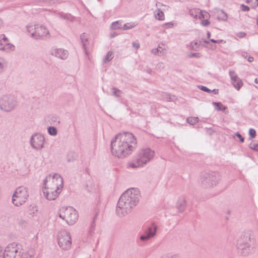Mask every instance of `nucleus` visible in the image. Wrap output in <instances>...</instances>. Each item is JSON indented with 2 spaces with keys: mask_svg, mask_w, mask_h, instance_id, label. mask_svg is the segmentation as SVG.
I'll list each match as a JSON object with an SVG mask.
<instances>
[{
  "mask_svg": "<svg viewBox=\"0 0 258 258\" xmlns=\"http://www.w3.org/2000/svg\"><path fill=\"white\" fill-rule=\"evenodd\" d=\"M240 35H238V36L239 37H243L244 36H245V33H240Z\"/></svg>",
  "mask_w": 258,
  "mask_h": 258,
  "instance_id": "obj_51",
  "label": "nucleus"
},
{
  "mask_svg": "<svg viewBox=\"0 0 258 258\" xmlns=\"http://www.w3.org/2000/svg\"><path fill=\"white\" fill-rule=\"evenodd\" d=\"M43 192L44 196L48 200H55L61 192L60 191L57 189H53L51 188L43 187Z\"/></svg>",
  "mask_w": 258,
  "mask_h": 258,
  "instance_id": "obj_16",
  "label": "nucleus"
},
{
  "mask_svg": "<svg viewBox=\"0 0 258 258\" xmlns=\"http://www.w3.org/2000/svg\"><path fill=\"white\" fill-rule=\"evenodd\" d=\"M242 56H243V57L246 58V56L245 55H243Z\"/></svg>",
  "mask_w": 258,
  "mask_h": 258,
  "instance_id": "obj_60",
  "label": "nucleus"
},
{
  "mask_svg": "<svg viewBox=\"0 0 258 258\" xmlns=\"http://www.w3.org/2000/svg\"><path fill=\"white\" fill-rule=\"evenodd\" d=\"M241 10L243 12L248 11L249 10V8L248 6H245L243 4L241 5Z\"/></svg>",
  "mask_w": 258,
  "mask_h": 258,
  "instance_id": "obj_41",
  "label": "nucleus"
},
{
  "mask_svg": "<svg viewBox=\"0 0 258 258\" xmlns=\"http://www.w3.org/2000/svg\"><path fill=\"white\" fill-rule=\"evenodd\" d=\"M80 39L81 40L82 43L83 44L84 49L86 52V53L87 54V41L88 39V36L87 34L85 33L82 34L80 36Z\"/></svg>",
  "mask_w": 258,
  "mask_h": 258,
  "instance_id": "obj_23",
  "label": "nucleus"
},
{
  "mask_svg": "<svg viewBox=\"0 0 258 258\" xmlns=\"http://www.w3.org/2000/svg\"><path fill=\"white\" fill-rule=\"evenodd\" d=\"M30 208H31L32 209V213H30V214L32 215V216H33L34 214H35V212L37 211V208L35 206L30 207Z\"/></svg>",
  "mask_w": 258,
  "mask_h": 258,
  "instance_id": "obj_44",
  "label": "nucleus"
},
{
  "mask_svg": "<svg viewBox=\"0 0 258 258\" xmlns=\"http://www.w3.org/2000/svg\"><path fill=\"white\" fill-rule=\"evenodd\" d=\"M155 156V152L150 148L142 149L137 154L133 162L128 164L133 168L144 167L151 162Z\"/></svg>",
  "mask_w": 258,
  "mask_h": 258,
  "instance_id": "obj_3",
  "label": "nucleus"
},
{
  "mask_svg": "<svg viewBox=\"0 0 258 258\" xmlns=\"http://www.w3.org/2000/svg\"><path fill=\"white\" fill-rule=\"evenodd\" d=\"M29 197L28 189L24 186L17 187L12 196V202L15 206L23 205Z\"/></svg>",
  "mask_w": 258,
  "mask_h": 258,
  "instance_id": "obj_8",
  "label": "nucleus"
},
{
  "mask_svg": "<svg viewBox=\"0 0 258 258\" xmlns=\"http://www.w3.org/2000/svg\"><path fill=\"white\" fill-rule=\"evenodd\" d=\"M22 258H34L35 252L33 249H30L24 251L23 249L21 253Z\"/></svg>",
  "mask_w": 258,
  "mask_h": 258,
  "instance_id": "obj_21",
  "label": "nucleus"
},
{
  "mask_svg": "<svg viewBox=\"0 0 258 258\" xmlns=\"http://www.w3.org/2000/svg\"><path fill=\"white\" fill-rule=\"evenodd\" d=\"M170 258H175V257H173V256H171L170 257Z\"/></svg>",
  "mask_w": 258,
  "mask_h": 258,
  "instance_id": "obj_61",
  "label": "nucleus"
},
{
  "mask_svg": "<svg viewBox=\"0 0 258 258\" xmlns=\"http://www.w3.org/2000/svg\"><path fill=\"white\" fill-rule=\"evenodd\" d=\"M137 144V139L131 133L118 134L111 142L112 154L118 158L125 157L135 150Z\"/></svg>",
  "mask_w": 258,
  "mask_h": 258,
  "instance_id": "obj_1",
  "label": "nucleus"
},
{
  "mask_svg": "<svg viewBox=\"0 0 258 258\" xmlns=\"http://www.w3.org/2000/svg\"><path fill=\"white\" fill-rule=\"evenodd\" d=\"M50 54L61 59H66L68 56V51L61 48H52Z\"/></svg>",
  "mask_w": 258,
  "mask_h": 258,
  "instance_id": "obj_18",
  "label": "nucleus"
},
{
  "mask_svg": "<svg viewBox=\"0 0 258 258\" xmlns=\"http://www.w3.org/2000/svg\"><path fill=\"white\" fill-rule=\"evenodd\" d=\"M222 13L223 15H224V17L222 18L223 20H224V21L226 20L227 19V17H228L227 14L225 13H224L223 11H222Z\"/></svg>",
  "mask_w": 258,
  "mask_h": 258,
  "instance_id": "obj_49",
  "label": "nucleus"
},
{
  "mask_svg": "<svg viewBox=\"0 0 258 258\" xmlns=\"http://www.w3.org/2000/svg\"><path fill=\"white\" fill-rule=\"evenodd\" d=\"M246 3H250L253 8H255L258 6V0H247Z\"/></svg>",
  "mask_w": 258,
  "mask_h": 258,
  "instance_id": "obj_35",
  "label": "nucleus"
},
{
  "mask_svg": "<svg viewBox=\"0 0 258 258\" xmlns=\"http://www.w3.org/2000/svg\"><path fill=\"white\" fill-rule=\"evenodd\" d=\"M204 42L206 43H209L208 41H204Z\"/></svg>",
  "mask_w": 258,
  "mask_h": 258,
  "instance_id": "obj_58",
  "label": "nucleus"
},
{
  "mask_svg": "<svg viewBox=\"0 0 258 258\" xmlns=\"http://www.w3.org/2000/svg\"><path fill=\"white\" fill-rule=\"evenodd\" d=\"M235 136L237 137L239 139V141L241 143H243L244 142V138H243L242 137V136L238 132H237L235 134Z\"/></svg>",
  "mask_w": 258,
  "mask_h": 258,
  "instance_id": "obj_39",
  "label": "nucleus"
},
{
  "mask_svg": "<svg viewBox=\"0 0 258 258\" xmlns=\"http://www.w3.org/2000/svg\"><path fill=\"white\" fill-rule=\"evenodd\" d=\"M137 25V24L135 22L127 23L123 25L122 29L123 30H126L134 28Z\"/></svg>",
  "mask_w": 258,
  "mask_h": 258,
  "instance_id": "obj_27",
  "label": "nucleus"
},
{
  "mask_svg": "<svg viewBox=\"0 0 258 258\" xmlns=\"http://www.w3.org/2000/svg\"><path fill=\"white\" fill-rule=\"evenodd\" d=\"M139 191L135 188L127 189L120 196L115 210V212L119 217L126 216L137 205L139 201Z\"/></svg>",
  "mask_w": 258,
  "mask_h": 258,
  "instance_id": "obj_2",
  "label": "nucleus"
},
{
  "mask_svg": "<svg viewBox=\"0 0 258 258\" xmlns=\"http://www.w3.org/2000/svg\"><path fill=\"white\" fill-rule=\"evenodd\" d=\"M186 202L184 199H180L176 204L177 208L180 211H182L186 207Z\"/></svg>",
  "mask_w": 258,
  "mask_h": 258,
  "instance_id": "obj_24",
  "label": "nucleus"
},
{
  "mask_svg": "<svg viewBox=\"0 0 258 258\" xmlns=\"http://www.w3.org/2000/svg\"><path fill=\"white\" fill-rule=\"evenodd\" d=\"M113 58V52L112 51H109L108 52L106 56L103 59V62L106 63L110 61Z\"/></svg>",
  "mask_w": 258,
  "mask_h": 258,
  "instance_id": "obj_26",
  "label": "nucleus"
},
{
  "mask_svg": "<svg viewBox=\"0 0 258 258\" xmlns=\"http://www.w3.org/2000/svg\"><path fill=\"white\" fill-rule=\"evenodd\" d=\"M59 246L63 250H68L71 247L72 239L70 233L66 230L59 232L57 235Z\"/></svg>",
  "mask_w": 258,
  "mask_h": 258,
  "instance_id": "obj_11",
  "label": "nucleus"
},
{
  "mask_svg": "<svg viewBox=\"0 0 258 258\" xmlns=\"http://www.w3.org/2000/svg\"><path fill=\"white\" fill-rule=\"evenodd\" d=\"M229 75L231 82L234 87L237 90L242 86L243 83L241 80L237 76L236 73L233 71H229Z\"/></svg>",
  "mask_w": 258,
  "mask_h": 258,
  "instance_id": "obj_17",
  "label": "nucleus"
},
{
  "mask_svg": "<svg viewBox=\"0 0 258 258\" xmlns=\"http://www.w3.org/2000/svg\"><path fill=\"white\" fill-rule=\"evenodd\" d=\"M201 55L199 53H193L190 55V57H200Z\"/></svg>",
  "mask_w": 258,
  "mask_h": 258,
  "instance_id": "obj_47",
  "label": "nucleus"
},
{
  "mask_svg": "<svg viewBox=\"0 0 258 258\" xmlns=\"http://www.w3.org/2000/svg\"><path fill=\"white\" fill-rule=\"evenodd\" d=\"M189 15L194 18H198L200 20H202V18H208L209 17L208 12L196 8L190 10Z\"/></svg>",
  "mask_w": 258,
  "mask_h": 258,
  "instance_id": "obj_19",
  "label": "nucleus"
},
{
  "mask_svg": "<svg viewBox=\"0 0 258 258\" xmlns=\"http://www.w3.org/2000/svg\"><path fill=\"white\" fill-rule=\"evenodd\" d=\"M167 51V48L165 47L164 44L161 43L158 45L157 48L152 49L151 52L154 55L162 56L166 54Z\"/></svg>",
  "mask_w": 258,
  "mask_h": 258,
  "instance_id": "obj_20",
  "label": "nucleus"
},
{
  "mask_svg": "<svg viewBox=\"0 0 258 258\" xmlns=\"http://www.w3.org/2000/svg\"><path fill=\"white\" fill-rule=\"evenodd\" d=\"M190 46L192 49L197 50L199 48L200 44L198 42H191L190 44Z\"/></svg>",
  "mask_w": 258,
  "mask_h": 258,
  "instance_id": "obj_33",
  "label": "nucleus"
},
{
  "mask_svg": "<svg viewBox=\"0 0 258 258\" xmlns=\"http://www.w3.org/2000/svg\"><path fill=\"white\" fill-rule=\"evenodd\" d=\"M44 187L51 188L61 191L63 186L62 177L58 174L49 175L44 180Z\"/></svg>",
  "mask_w": 258,
  "mask_h": 258,
  "instance_id": "obj_7",
  "label": "nucleus"
},
{
  "mask_svg": "<svg viewBox=\"0 0 258 258\" xmlns=\"http://www.w3.org/2000/svg\"><path fill=\"white\" fill-rule=\"evenodd\" d=\"M164 25L166 26L167 28H171L174 26V24L171 22L164 24Z\"/></svg>",
  "mask_w": 258,
  "mask_h": 258,
  "instance_id": "obj_43",
  "label": "nucleus"
},
{
  "mask_svg": "<svg viewBox=\"0 0 258 258\" xmlns=\"http://www.w3.org/2000/svg\"><path fill=\"white\" fill-rule=\"evenodd\" d=\"M59 216L69 225H73L78 219L77 211L72 207L62 208L60 210Z\"/></svg>",
  "mask_w": 258,
  "mask_h": 258,
  "instance_id": "obj_9",
  "label": "nucleus"
},
{
  "mask_svg": "<svg viewBox=\"0 0 258 258\" xmlns=\"http://www.w3.org/2000/svg\"><path fill=\"white\" fill-rule=\"evenodd\" d=\"M116 35H117V34L116 33H114L110 35V37L113 38V37H115Z\"/></svg>",
  "mask_w": 258,
  "mask_h": 258,
  "instance_id": "obj_52",
  "label": "nucleus"
},
{
  "mask_svg": "<svg viewBox=\"0 0 258 258\" xmlns=\"http://www.w3.org/2000/svg\"><path fill=\"white\" fill-rule=\"evenodd\" d=\"M15 46L10 43L8 39L4 34L0 35V50L6 52H10L15 50Z\"/></svg>",
  "mask_w": 258,
  "mask_h": 258,
  "instance_id": "obj_15",
  "label": "nucleus"
},
{
  "mask_svg": "<svg viewBox=\"0 0 258 258\" xmlns=\"http://www.w3.org/2000/svg\"><path fill=\"white\" fill-rule=\"evenodd\" d=\"M7 67V61L4 58L0 57V73L3 72Z\"/></svg>",
  "mask_w": 258,
  "mask_h": 258,
  "instance_id": "obj_25",
  "label": "nucleus"
},
{
  "mask_svg": "<svg viewBox=\"0 0 258 258\" xmlns=\"http://www.w3.org/2000/svg\"><path fill=\"white\" fill-rule=\"evenodd\" d=\"M250 241L251 238L249 234L246 233L242 235L237 241V248L241 250V253L243 254L247 253L250 251Z\"/></svg>",
  "mask_w": 258,
  "mask_h": 258,
  "instance_id": "obj_12",
  "label": "nucleus"
},
{
  "mask_svg": "<svg viewBox=\"0 0 258 258\" xmlns=\"http://www.w3.org/2000/svg\"><path fill=\"white\" fill-rule=\"evenodd\" d=\"M158 229V226L155 224H152L145 230L144 233L140 237L142 241H147L155 236Z\"/></svg>",
  "mask_w": 258,
  "mask_h": 258,
  "instance_id": "obj_14",
  "label": "nucleus"
},
{
  "mask_svg": "<svg viewBox=\"0 0 258 258\" xmlns=\"http://www.w3.org/2000/svg\"><path fill=\"white\" fill-rule=\"evenodd\" d=\"M254 82H255V83H256V84H258V79H257V78H255V79H254Z\"/></svg>",
  "mask_w": 258,
  "mask_h": 258,
  "instance_id": "obj_55",
  "label": "nucleus"
},
{
  "mask_svg": "<svg viewBox=\"0 0 258 258\" xmlns=\"http://www.w3.org/2000/svg\"><path fill=\"white\" fill-rule=\"evenodd\" d=\"M112 28L114 29H121V28L119 26L118 22L116 21L112 23Z\"/></svg>",
  "mask_w": 258,
  "mask_h": 258,
  "instance_id": "obj_38",
  "label": "nucleus"
},
{
  "mask_svg": "<svg viewBox=\"0 0 258 258\" xmlns=\"http://www.w3.org/2000/svg\"><path fill=\"white\" fill-rule=\"evenodd\" d=\"M208 18H202L201 25L203 26H207L210 24V21H209V19L210 17V14L208 13Z\"/></svg>",
  "mask_w": 258,
  "mask_h": 258,
  "instance_id": "obj_31",
  "label": "nucleus"
},
{
  "mask_svg": "<svg viewBox=\"0 0 258 258\" xmlns=\"http://www.w3.org/2000/svg\"><path fill=\"white\" fill-rule=\"evenodd\" d=\"M256 25H257V26L258 27V18L256 19Z\"/></svg>",
  "mask_w": 258,
  "mask_h": 258,
  "instance_id": "obj_57",
  "label": "nucleus"
},
{
  "mask_svg": "<svg viewBox=\"0 0 258 258\" xmlns=\"http://www.w3.org/2000/svg\"><path fill=\"white\" fill-rule=\"evenodd\" d=\"M213 104L217 110H224L226 109V107L220 102H213Z\"/></svg>",
  "mask_w": 258,
  "mask_h": 258,
  "instance_id": "obj_30",
  "label": "nucleus"
},
{
  "mask_svg": "<svg viewBox=\"0 0 258 258\" xmlns=\"http://www.w3.org/2000/svg\"><path fill=\"white\" fill-rule=\"evenodd\" d=\"M95 223H94V222H92V224H91V227H90V229L89 230V233L90 234H92V233H94V228H95Z\"/></svg>",
  "mask_w": 258,
  "mask_h": 258,
  "instance_id": "obj_40",
  "label": "nucleus"
},
{
  "mask_svg": "<svg viewBox=\"0 0 258 258\" xmlns=\"http://www.w3.org/2000/svg\"><path fill=\"white\" fill-rule=\"evenodd\" d=\"M210 41L211 42H212L213 43H220L221 42H222L223 41V40H215L214 39H210Z\"/></svg>",
  "mask_w": 258,
  "mask_h": 258,
  "instance_id": "obj_46",
  "label": "nucleus"
},
{
  "mask_svg": "<svg viewBox=\"0 0 258 258\" xmlns=\"http://www.w3.org/2000/svg\"><path fill=\"white\" fill-rule=\"evenodd\" d=\"M187 122L191 125L195 124L199 121V118L197 117H189L186 119Z\"/></svg>",
  "mask_w": 258,
  "mask_h": 258,
  "instance_id": "obj_29",
  "label": "nucleus"
},
{
  "mask_svg": "<svg viewBox=\"0 0 258 258\" xmlns=\"http://www.w3.org/2000/svg\"><path fill=\"white\" fill-rule=\"evenodd\" d=\"M26 27L27 32L35 39H43L50 36L49 30L43 25L29 24Z\"/></svg>",
  "mask_w": 258,
  "mask_h": 258,
  "instance_id": "obj_4",
  "label": "nucleus"
},
{
  "mask_svg": "<svg viewBox=\"0 0 258 258\" xmlns=\"http://www.w3.org/2000/svg\"><path fill=\"white\" fill-rule=\"evenodd\" d=\"M210 36H211L210 32H207V37H208V38H210Z\"/></svg>",
  "mask_w": 258,
  "mask_h": 258,
  "instance_id": "obj_54",
  "label": "nucleus"
},
{
  "mask_svg": "<svg viewBox=\"0 0 258 258\" xmlns=\"http://www.w3.org/2000/svg\"><path fill=\"white\" fill-rule=\"evenodd\" d=\"M60 17L64 19H66V20H69L70 21H73V18H71V19H70L69 17L67 16V15H60Z\"/></svg>",
  "mask_w": 258,
  "mask_h": 258,
  "instance_id": "obj_48",
  "label": "nucleus"
},
{
  "mask_svg": "<svg viewBox=\"0 0 258 258\" xmlns=\"http://www.w3.org/2000/svg\"><path fill=\"white\" fill-rule=\"evenodd\" d=\"M22 246L19 244L11 243L5 248L3 258H22Z\"/></svg>",
  "mask_w": 258,
  "mask_h": 258,
  "instance_id": "obj_10",
  "label": "nucleus"
},
{
  "mask_svg": "<svg viewBox=\"0 0 258 258\" xmlns=\"http://www.w3.org/2000/svg\"><path fill=\"white\" fill-rule=\"evenodd\" d=\"M216 45H214L212 48H216Z\"/></svg>",
  "mask_w": 258,
  "mask_h": 258,
  "instance_id": "obj_59",
  "label": "nucleus"
},
{
  "mask_svg": "<svg viewBox=\"0 0 258 258\" xmlns=\"http://www.w3.org/2000/svg\"><path fill=\"white\" fill-rule=\"evenodd\" d=\"M50 121L51 123H59V118L56 116H52L50 118Z\"/></svg>",
  "mask_w": 258,
  "mask_h": 258,
  "instance_id": "obj_34",
  "label": "nucleus"
},
{
  "mask_svg": "<svg viewBox=\"0 0 258 258\" xmlns=\"http://www.w3.org/2000/svg\"><path fill=\"white\" fill-rule=\"evenodd\" d=\"M48 134L52 136H55L57 134V130L54 126H49L47 128Z\"/></svg>",
  "mask_w": 258,
  "mask_h": 258,
  "instance_id": "obj_28",
  "label": "nucleus"
},
{
  "mask_svg": "<svg viewBox=\"0 0 258 258\" xmlns=\"http://www.w3.org/2000/svg\"><path fill=\"white\" fill-rule=\"evenodd\" d=\"M254 59L252 57V56H249L248 59H247V60L249 62H251L253 61Z\"/></svg>",
  "mask_w": 258,
  "mask_h": 258,
  "instance_id": "obj_50",
  "label": "nucleus"
},
{
  "mask_svg": "<svg viewBox=\"0 0 258 258\" xmlns=\"http://www.w3.org/2000/svg\"><path fill=\"white\" fill-rule=\"evenodd\" d=\"M132 45L134 47L136 48V49H138L140 47V43L139 42H134L132 44Z\"/></svg>",
  "mask_w": 258,
  "mask_h": 258,
  "instance_id": "obj_45",
  "label": "nucleus"
},
{
  "mask_svg": "<svg viewBox=\"0 0 258 258\" xmlns=\"http://www.w3.org/2000/svg\"><path fill=\"white\" fill-rule=\"evenodd\" d=\"M154 15L158 20L163 21L165 19L164 13L160 9H157L154 11Z\"/></svg>",
  "mask_w": 258,
  "mask_h": 258,
  "instance_id": "obj_22",
  "label": "nucleus"
},
{
  "mask_svg": "<svg viewBox=\"0 0 258 258\" xmlns=\"http://www.w3.org/2000/svg\"><path fill=\"white\" fill-rule=\"evenodd\" d=\"M112 90V94L116 97H119L122 93L120 90L115 87H113Z\"/></svg>",
  "mask_w": 258,
  "mask_h": 258,
  "instance_id": "obj_32",
  "label": "nucleus"
},
{
  "mask_svg": "<svg viewBox=\"0 0 258 258\" xmlns=\"http://www.w3.org/2000/svg\"><path fill=\"white\" fill-rule=\"evenodd\" d=\"M249 147L250 149H251L253 150L258 151V144L254 143H251L249 145Z\"/></svg>",
  "mask_w": 258,
  "mask_h": 258,
  "instance_id": "obj_37",
  "label": "nucleus"
},
{
  "mask_svg": "<svg viewBox=\"0 0 258 258\" xmlns=\"http://www.w3.org/2000/svg\"><path fill=\"white\" fill-rule=\"evenodd\" d=\"M44 137L40 134L33 135L30 140V145L33 149L40 150L44 148Z\"/></svg>",
  "mask_w": 258,
  "mask_h": 258,
  "instance_id": "obj_13",
  "label": "nucleus"
},
{
  "mask_svg": "<svg viewBox=\"0 0 258 258\" xmlns=\"http://www.w3.org/2000/svg\"><path fill=\"white\" fill-rule=\"evenodd\" d=\"M18 105L16 97L11 94H6L0 97V110L4 112L14 110Z\"/></svg>",
  "mask_w": 258,
  "mask_h": 258,
  "instance_id": "obj_5",
  "label": "nucleus"
},
{
  "mask_svg": "<svg viewBox=\"0 0 258 258\" xmlns=\"http://www.w3.org/2000/svg\"><path fill=\"white\" fill-rule=\"evenodd\" d=\"M3 21L2 19L0 18V27L2 25Z\"/></svg>",
  "mask_w": 258,
  "mask_h": 258,
  "instance_id": "obj_56",
  "label": "nucleus"
},
{
  "mask_svg": "<svg viewBox=\"0 0 258 258\" xmlns=\"http://www.w3.org/2000/svg\"><path fill=\"white\" fill-rule=\"evenodd\" d=\"M249 135L250 139H253L255 138L256 136L255 131L253 128H250L249 130Z\"/></svg>",
  "mask_w": 258,
  "mask_h": 258,
  "instance_id": "obj_36",
  "label": "nucleus"
},
{
  "mask_svg": "<svg viewBox=\"0 0 258 258\" xmlns=\"http://www.w3.org/2000/svg\"><path fill=\"white\" fill-rule=\"evenodd\" d=\"M75 159H76V158H74L73 159H70L68 157V162H71V161H74Z\"/></svg>",
  "mask_w": 258,
  "mask_h": 258,
  "instance_id": "obj_53",
  "label": "nucleus"
},
{
  "mask_svg": "<svg viewBox=\"0 0 258 258\" xmlns=\"http://www.w3.org/2000/svg\"><path fill=\"white\" fill-rule=\"evenodd\" d=\"M199 88H200V89L201 90H202L203 91L207 92H211V90L205 86H201V87H199Z\"/></svg>",
  "mask_w": 258,
  "mask_h": 258,
  "instance_id": "obj_42",
  "label": "nucleus"
},
{
  "mask_svg": "<svg viewBox=\"0 0 258 258\" xmlns=\"http://www.w3.org/2000/svg\"><path fill=\"white\" fill-rule=\"evenodd\" d=\"M221 175L217 172H205L201 175V181L205 188H210L216 186L219 182Z\"/></svg>",
  "mask_w": 258,
  "mask_h": 258,
  "instance_id": "obj_6",
  "label": "nucleus"
}]
</instances>
